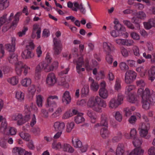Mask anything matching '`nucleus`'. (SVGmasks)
Segmentation results:
<instances>
[{"mask_svg": "<svg viewBox=\"0 0 155 155\" xmlns=\"http://www.w3.org/2000/svg\"><path fill=\"white\" fill-rule=\"evenodd\" d=\"M135 107H127L124 108L123 111L125 115L127 117H129L131 114V112L134 110Z\"/></svg>", "mask_w": 155, "mask_h": 155, "instance_id": "c85d7f7f", "label": "nucleus"}, {"mask_svg": "<svg viewBox=\"0 0 155 155\" xmlns=\"http://www.w3.org/2000/svg\"><path fill=\"white\" fill-rule=\"evenodd\" d=\"M136 87L134 85H127L125 87V94H129L131 91L135 89Z\"/></svg>", "mask_w": 155, "mask_h": 155, "instance_id": "ea45409f", "label": "nucleus"}, {"mask_svg": "<svg viewBox=\"0 0 155 155\" xmlns=\"http://www.w3.org/2000/svg\"><path fill=\"white\" fill-rule=\"evenodd\" d=\"M137 94L142 97V106L145 109H148L150 105L153 104L155 103V98L152 96V92L148 88H146L144 90L140 88L137 91Z\"/></svg>", "mask_w": 155, "mask_h": 155, "instance_id": "f257e3e1", "label": "nucleus"}, {"mask_svg": "<svg viewBox=\"0 0 155 155\" xmlns=\"http://www.w3.org/2000/svg\"><path fill=\"white\" fill-rule=\"evenodd\" d=\"M63 110V107L60 106L58 107L55 111L51 114V117L53 118H55L59 116Z\"/></svg>", "mask_w": 155, "mask_h": 155, "instance_id": "393cba45", "label": "nucleus"}, {"mask_svg": "<svg viewBox=\"0 0 155 155\" xmlns=\"http://www.w3.org/2000/svg\"><path fill=\"white\" fill-rule=\"evenodd\" d=\"M41 32V28L39 27V26L35 24L33 25V31L32 36L33 37L34 34L36 33L37 35V38H39L40 37V34Z\"/></svg>", "mask_w": 155, "mask_h": 155, "instance_id": "b1692460", "label": "nucleus"}, {"mask_svg": "<svg viewBox=\"0 0 155 155\" xmlns=\"http://www.w3.org/2000/svg\"><path fill=\"white\" fill-rule=\"evenodd\" d=\"M137 17H134L132 18V21L136 25V29L139 30L140 29V22Z\"/></svg>", "mask_w": 155, "mask_h": 155, "instance_id": "09e8293b", "label": "nucleus"}, {"mask_svg": "<svg viewBox=\"0 0 155 155\" xmlns=\"http://www.w3.org/2000/svg\"><path fill=\"white\" fill-rule=\"evenodd\" d=\"M16 131L15 129L13 127H11L8 129L6 132L4 134L14 135L15 134Z\"/></svg>", "mask_w": 155, "mask_h": 155, "instance_id": "13d9d810", "label": "nucleus"}, {"mask_svg": "<svg viewBox=\"0 0 155 155\" xmlns=\"http://www.w3.org/2000/svg\"><path fill=\"white\" fill-rule=\"evenodd\" d=\"M120 51L122 55L124 57H127L129 56V51L124 47H121L120 48Z\"/></svg>", "mask_w": 155, "mask_h": 155, "instance_id": "3c124183", "label": "nucleus"}, {"mask_svg": "<svg viewBox=\"0 0 155 155\" xmlns=\"http://www.w3.org/2000/svg\"><path fill=\"white\" fill-rule=\"evenodd\" d=\"M149 79L153 81L155 79V66L151 67L148 71Z\"/></svg>", "mask_w": 155, "mask_h": 155, "instance_id": "4be33fe9", "label": "nucleus"}, {"mask_svg": "<svg viewBox=\"0 0 155 155\" xmlns=\"http://www.w3.org/2000/svg\"><path fill=\"white\" fill-rule=\"evenodd\" d=\"M7 124L5 120H3L1 124V132L3 133V134L5 133L7 130L8 128H7Z\"/></svg>", "mask_w": 155, "mask_h": 155, "instance_id": "4c0bfd02", "label": "nucleus"}, {"mask_svg": "<svg viewBox=\"0 0 155 155\" xmlns=\"http://www.w3.org/2000/svg\"><path fill=\"white\" fill-rule=\"evenodd\" d=\"M56 79L54 73H51L48 74L46 79L47 84L49 86L54 85L56 82Z\"/></svg>", "mask_w": 155, "mask_h": 155, "instance_id": "1a4fd4ad", "label": "nucleus"}, {"mask_svg": "<svg viewBox=\"0 0 155 155\" xmlns=\"http://www.w3.org/2000/svg\"><path fill=\"white\" fill-rule=\"evenodd\" d=\"M54 99H58L57 96L49 95L47 98L45 106L46 107L49 108L48 110L50 112H53L54 110V108L57 107V103L54 100Z\"/></svg>", "mask_w": 155, "mask_h": 155, "instance_id": "20e7f679", "label": "nucleus"}, {"mask_svg": "<svg viewBox=\"0 0 155 155\" xmlns=\"http://www.w3.org/2000/svg\"><path fill=\"white\" fill-rule=\"evenodd\" d=\"M36 102L38 106L41 107L42 106L43 97L41 95H37L36 96Z\"/></svg>", "mask_w": 155, "mask_h": 155, "instance_id": "2f4dec72", "label": "nucleus"}, {"mask_svg": "<svg viewBox=\"0 0 155 155\" xmlns=\"http://www.w3.org/2000/svg\"><path fill=\"white\" fill-rule=\"evenodd\" d=\"M150 127V124L147 123H142L140 125L139 129L142 130H149Z\"/></svg>", "mask_w": 155, "mask_h": 155, "instance_id": "37998d69", "label": "nucleus"}, {"mask_svg": "<svg viewBox=\"0 0 155 155\" xmlns=\"http://www.w3.org/2000/svg\"><path fill=\"white\" fill-rule=\"evenodd\" d=\"M7 14H5L2 16L0 17V28L6 22L7 20Z\"/></svg>", "mask_w": 155, "mask_h": 155, "instance_id": "4d7b16f0", "label": "nucleus"}, {"mask_svg": "<svg viewBox=\"0 0 155 155\" xmlns=\"http://www.w3.org/2000/svg\"><path fill=\"white\" fill-rule=\"evenodd\" d=\"M87 104L88 107H91L93 110L98 112L102 111V107H105L106 106L105 101L97 96L91 97Z\"/></svg>", "mask_w": 155, "mask_h": 155, "instance_id": "7ed1b4c3", "label": "nucleus"}, {"mask_svg": "<svg viewBox=\"0 0 155 155\" xmlns=\"http://www.w3.org/2000/svg\"><path fill=\"white\" fill-rule=\"evenodd\" d=\"M7 81L8 82L12 85H15L18 82V78L15 77H13L7 79Z\"/></svg>", "mask_w": 155, "mask_h": 155, "instance_id": "473e14b6", "label": "nucleus"}, {"mask_svg": "<svg viewBox=\"0 0 155 155\" xmlns=\"http://www.w3.org/2000/svg\"><path fill=\"white\" fill-rule=\"evenodd\" d=\"M31 50L26 49L23 51L21 54L22 58L25 59H29L34 56V54Z\"/></svg>", "mask_w": 155, "mask_h": 155, "instance_id": "4468645a", "label": "nucleus"}, {"mask_svg": "<svg viewBox=\"0 0 155 155\" xmlns=\"http://www.w3.org/2000/svg\"><path fill=\"white\" fill-rule=\"evenodd\" d=\"M31 83V79L29 78H25L21 81L22 85L24 87H27L30 85Z\"/></svg>", "mask_w": 155, "mask_h": 155, "instance_id": "a18cd8bd", "label": "nucleus"}, {"mask_svg": "<svg viewBox=\"0 0 155 155\" xmlns=\"http://www.w3.org/2000/svg\"><path fill=\"white\" fill-rule=\"evenodd\" d=\"M17 55L14 53H12L10 54L8 58V60L9 62L12 64H15V67L17 63L19 61H18Z\"/></svg>", "mask_w": 155, "mask_h": 155, "instance_id": "aec40b11", "label": "nucleus"}, {"mask_svg": "<svg viewBox=\"0 0 155 155\" xmlns=\"http://www.w3.org/2000/svg\"><path fill=\"white\" fill-rule=\"evenodd\" d=\"M53 42L54 44V47H62V44L60 40H58L57 38H54L53 39Z\"/></svg>", "mask_w": 155, "mask_h": 155, "instance_id": "603ef678", "label": "nucleus"}, {"mask_svg": "<svg viewBox=\"0 0 155 155\" xmlns=\"http://www.w3.org/2000/svg\"><path fill=\"white\" fill-rule=\"evenodd\" d=\"M144 152V150L142 148H136L130 152L129 155H142Z\"/></svg>", "mask_w": 155, "mask_h": 155, "instance_id": "a211bd4d", "label": "nucleus"}, {"mask_svg": "<svg viewBox=\"0 0 155 155\" xmlns=\"http://www.w3.org/2000/svg\"><path fill=\"white\" fill-rule=\"evenodd\" d=\"M137 77L136 73L133 70L127 71L125 74L124 82L127 84L133 82Z\"/></svg>", "mask_w": 155, "mask_h": 155, "instance_id": "423d86ee", "label": "nucleus"}, {"mask_svg": "<svg viewBox=\"0 0 155 155\" xmlns=\"http://www.w3.org/2000/svg\"><path fill=\"white\" fill-rule=\"evenodd\" d=\"M15 97L19 101H22L24 99V94L21 91H17L15 93Z\"/></svg>", "mask_w": 155, "mask_h": 155, "instance_id": "f704fd0d", "label": "nucleus"}, {"mask_svg": "<svg viewBox=\"0 0 155 155\" xmlns=\"http://www.w3.org/2000/svg\"><path fill=\"white\" fill-rule=\"evenodd\" d=\"M103 47L104 50L108 54H110L115 50L114 46L109 42H104L103 43Z\"/></svg>", "mask_w": 155, "mask_h": 155, "instance_id": "9d476101", "label": "nucleus"}, {"mask_svg": "<svg viewBox=\"0 0 155 155\" xmlns=\"http://www.w3.org/2000/svg\"><path fill=\"white\" fill-rule=\"evenodd\" d=\"M22 13L21 12H18L15 15L14 20L12 23V26H16L19 21V17L21 15Z\"/></svg>", "mask_w": 155, "mask_h": 155, "instance_id": "e433bc0d", "label": "nucleus"}, {"mask_svg": "<svg viewBox=\"0 0 155 155\" xmlns=\"http://www.w3.org/2000/svg\"><path fill=\"white\" fill-rule=\"evenodd\" d=\"M108 105L110 109L114 110L116 109L120 105L115 98H113L110 99Z\"/></svg>", "mask_w": 155, "mask_h": 155, "instance_id": "6ab92c4d", "label": "nucleus"}, {"mask_svg": "<svg viewBox=\"0 0 155 155\" xmlns=\"http://www.w3.org/2000/svg\"><path fill=\"white\" fill-rule=\"evenodd\" d=\"M73 116L71 111L69 110L65 112L62 116L63 119H67Z\"/></svg>", "mask_w": 155, "mask_h": 155, "instance_id": "de8ad7c7", "label": "nucleus"}, {"mask_svg": "<svg viewBox=\"0 0 155 155\" xmlns=\"http://www.w3.org/2000/svg\"><path fill=\"white\" fill-rule=\"evenodd\" d=\"M107 54L106 60L108 64H111L113 62V57L111 55H110V54Z\"/></svg>", "mask_w": 155, "mask_h": 155, "instance_id": "774afa93", "label": "nucleus"}, {"mask_svg": "<svg viewBox=\"0 0 155 155\" xmlns=\"http://www.w3.org/2000/svg\"><path fill=\"white\" fill-rule=\"evenodd\" d=\"M128 101L132 103H135L137 102L138 100L134 95H131L128 98Z\"/></svg>", "mask_w": 155, "mask_h": 155, "instance_id": "5fc2aeb1", "label": "nucleus"}, {"mask_svg": "<svg viewBox=\"0 0 155 155\" xmlns=\"http://www.w3.org/2000/svg\"><path fill=\"white\" fill-rule=\"evenodd\" d=\"M54 54L57 55L60 54L62 49V47H54L53 48Z\"/></svg>", "mask_w": 155, "mask_h": 155, "instance_id": "bf43d9fd", "label": "nucleus"}, {"mask_svg": "<svg viewBox=\"0 0 155 155\" xmlns=\"http://www.w3.org/2000/svg\"><path fill=\"white\" fill-rule=\"evenodd\" d=\"M65 124L64 123L60 121H57L53 124V127L55 131H62L64 129Z\"/></svg>", "mask_w": 155, "mask_h": 155, "instance_id": "9b49d317", "label": "nucleus"}, {"mask_svg": "<svg viewBox=\"0 0 155 155\" xmlns=\"http://www.w3.org/2000/svg\"><path fill=\"white\" fill-rule=\"evenodd\" d=\"M124 98V96L122 94L120 93L118 94L117 97L116 99L117 102L119 105L123 103Z\"/></svg>", "mask_w": 155, "mask_h": 155, "instance_id": "8fccbe9b", "label": "nucleus"}, {"mask_svg": "<svg viewBox=\"0 0 155 155\" xmlns=\"http://www.w3.org/2000/svg\"><path fill=\"white\" fill-rule=\"evenodd\" d=\"M52 146L53 148L56 150L61 148L62 146L60 143H57L56 141H54L52 143Z\"/></svg>", "mask_w": 155, "mask_h": 155, "instance_id": "052dcab7", "label": "nucleus"}, {"mask_svg": "<svg viewBox=\"0 0 155 155\" xmlns=\"http://www.w3.org/2000/svg\"><path fill=\"white\" fill-rule=\"evenodd\" d=\"M74 122H71L70 123H68L67 125V131L68 132H71L74 128Z\"/></svg>", "mask_w": 155, "mask_h": 155, "instance_id": "864d4df0", "label": "nucleus"}, {"mask_svg": "<svg viewBox=\"0 0 155 155\" xmlns=\"http://www.w3.org/2000/svg\"><path fill=\"white\" fill-rule=\"evenodd\" d=\"M122 137L121 133L120 132H119L118 136H115L112 138V141L113 142H118L121 139Z\"/></svg>", "mask_w": 155, "mask_h": 155, "instance_id": "0e129e2a", "label": "nucleus"}, {"mask_svg": "<svg viewBox=\"0 0 155 155\" xmlns=\"http://www.w3.org/2000/svg\"><path fill=\"white\" fill-rule=\"evenodd\" d=\"M87 115L90 118L91 121L92 123H94L96 122L97 116L91 111L88 110L87 112Z\"/></svg>", "mask_w": 155, "mask_h": 155, "instance_id": "72a5a7b5", "label": "nucleus"}, {"mask_svg": "<svg viewBox=\"0 0 155 155\" xmlns=\"http://www.w3.org/2000/svg\"><path fill=\"white\" fill-rule=\"evenodd\" d=\"M120 69L123 71H125L129 69L128 66L124 62H121L119 64Z\"/></svg>", "mask_w": 155, "mask_h": 155, "instance_id": "49530a36", "label": "nucleus"}, {"mask_svg": "<svg viewBox=\"0 0 155 155\" xmlns=\"http://www.w3.org/2000/svg\"><path fill=\"white\" fill-rule=\"evenodd\" d=\"M73 62L74 63L76 64V68L77 72L78 73H80L81 71H84L85 69L84 68H81V67L84 64V62L82 57L79 58L77 60H74Z\"/></svg>", "mask_w": 155, "mask_h": 155, "instance_id": "6e6552de", "label": "nucleus"}, {"mask_svg": "<svg viewBox=\"0 0 155 155\" xmlns=\"http://www.w3.org/2000/svg\"><path fill=\"white\" fill-rule=\"evenodd\" d=\"M15 46L14 45L7 44L5 45L6 49L9 52H14L15 51Z\"/></svg>", "mask_w": 155, "mask_h": 155, "instance_id": "6e6d98bb", "label": "nucleus"}, {"mask_svg": "<svg viewBox=\"0 0 155 155\" xmlns=\"http://www.w3.org/2000/svg\"><path fill=\"white\" fill-rule=\"evenodd\" d=\"M8 0H0V10L6 9L9 5Z\"/></svg>", "mask_w": 155, "mask_h": 155, "instance_id": "7c9ffc66", "label": "nucleus"}, {"mask_svg": "<svg viewBox=\"0 0 155 155\" xmlns=\"http://www.w3.org/2000/svg\"><path fill=\"white\" fill-rule=\"evenodd\" d=\"M120 33V32L119 31L115 30L112 31L110 32V34L111 36L113 37L116 38L121 35Z\"/></svg>", "mask_w": 155, "mask_h": 155, "instance_id": "69168bd1", "label": "nucleus"}, {"mask_svg": "<svg viewBox=\"0 0 155 155\" xmlns=\"http://www.w3.org/2000/svg\"><path fill=\"white\" fill-rule=\"evenodd\" d=\"M143 25L144 28L146 30H149L153 27H155V19L150 18L147 21L143 22Z\"/></svg>", "mask_w": 155, "mask_h": 155, "instance_id": "f8f14e48", "label": "nucleus"}, {"mask_svg": "<svg viewBox=\"0 0 155 155\" xmlns=\"http://www.w3.org/2000/svg\"><path fill=\"white\" fill-rule=\"evenodd\" d=\"M23 69L24 70V73L25 75H26L30 68L21 61L18 62L16 64L15 71L18 75H20L21 74Z\"/></svg>", "mask_w": 155, "mask_h": 155, "instance_id": "39448f33", "label": "nucleus"}, {"mask_svg": "<svg viewBox=\"0 0 155 155\" xmlns=\"http://www.w3.org/2000/svg\"><path fill=\"white\" fill-rule=\"evenodd\" d=\"M74 6L75 8H72V10L74 11L77 12L78 9L80 10L81 12L83 14H85L86 13V10L85 8L83 6L82 3L79 5L77 2H74Z\"/></svg>", "mask_w": 155, "mask_h": 155, "instance_id": "ddd939ff", "label": "nucleus"}, {"mask_svg": "<svg viewBox=\"0 0 155 155\" xmlns=\"http://www.w3.org/2000/svg\"><path fill=\"white\" fill-rule=\"evenodd\" d=\"M48 64L44 62H42L40 63L37 66L35 70V78L36 79H39L40 77V75L39 72L43 70L45 71H48V70L46 68L47 67Z\"/></svg>", "mask_w": 155, "mask_h": 155, "instance_id": "0eeeda50", "label": "nucleus"}, {"mask_svg": "<svg viewBox=\"0 0 155 155\" xmlns=\"http://www.w3.org/2000/svg\"><path fill=\"white\" fill-rule=\"evenodd\" d=\"M100 96L104 99L107 98L108 96V93L107 90L104 87L100 88L99 91Z\"/></svg>", "mask_w": 155, "mask_h": 155, "instance_id": "412c9836", "label": "nucleus"}, {"mask_svg": "<svg viewBox=\"0 0 155 155\" xmlns=\"http://www.w3.org/2000/svg\"><path fill=\"white\" fill-rule=\"evenodd\" d=\"M107 118L106 115L102 114L101 117V124L102 126L107 127L108 125Z\"/></svg>", "mask_w": 155, "mask_h": 155, "instance_id": "a19ab883", "label": "nucleus"}, {"mask_svg": "<svg viewBox=\"0 0 155 155\" xmlns=\"http://www.w3.org/2000/svg\"><path fill=\"white\" fill-rule=\"evenodd\" d=\"M72 142L75 148H79L81 147L82 146V143L78 139H74V137L72 138Z\"/></svg>", "mask_w": 155, "mask_h": 155, "instance_id": "c756f323", "label": "nucleus"}, {"mask_svg": "<svg viewBox=\"0 0 155 155\" xmlns=\"http://www.w3.org/2000/svg\"><path fill=\"white\" fill-rule=\"evenodd\" d=\"M89 81L90 83V87L91 90L94 91H97L99 87L97 83L95 82L91 77L89 78Z\"/></svg>", "mask_w": 155, "mask_h": 155, "instance_id": "2eb2a0df", "label": "nucleus"}, {"mask_svg": "<svg viewBox=\"0 0 155 155\" xmlns=\"http://www.w3.org/2000/svg\"><path fill=\"white\" fill-rule=\"evenodd\" d=\"M19 135L21 138L26 141H28L30 140V136L28 133L21 132Z\"/></svg>", "mask_w": 155, "mask_h": 155, "instance_id": "c03bdc74", "label": "nucleus"}, {"mask_svg": "<svg viewBox=\"0 0 155 155\" xmlns=\"http://www.w3.org/2000/svg\"><path fill=\"white\" fill-rule=\"evenodd\" d=\"M142 141L141 138L136 137L134 139L133 141V143L136 148L140 147V146L142 143Z\"/></svg>", "mask_w": 155, "mask_h": 155, "instance_id": "cd10ccee", "label": "nucleus"}, {"mask_svg": "<svg viewBox=\"0 0 155 155\" xmlns=\"http://www.w3.org/2000/svg\"><path fill=\"white\" fill-rule=\"evenodd\" d=\"M82 115L78 114L74 118V121L77 124L81 123L84 122L85 120V119Z\"/></svg>", "mask_w": 155, "mask_h": 155, "instance_id": "58836bf2", "label": "nucleus"}, {"mask_svg": "<svg viewBox=\"0 0 155 155\" xmlns=\"http://www.w3.org/2000/svg\"><path fill=\"white\" fill-rule=\"evenodd\" d=\"M12 153L14 155H23L24 150L21 147H15L13 149Z\"/></svg>", "mask_w": 155, "mask_h": 155, "instance_id": "bb28decb", "label": "nucleus"}, {"mask_svg": "<svg viewBox=\"0 0 155 155\" xmlns=\"http://www.w3.org/2000/svg\"><path fill=\"white\" fill-rule=\"evenodd\" d=\"M110 134V132L107 128L103 127L101 130L100 134L103 139H106L108 138L109 137Z\"/></svg>", "mask_w": 155, "mask_h": 155, "instance_id": "5701e85b", "label": "nucleus"}, {"mask_svg": "<svg viewBox=\"0 0 155 155\" xmlns=\"http://www.w3.org/2000/svg\"><path fill=\"white\" fill-rule=\"evenodd\" d=\"M7 140L4 137H0V146L2 148H6L7 147Z\"/></svg>", "mask_w": 155, "mask_h": 155, "instance_id": "79ce46f5", "label": "nucleus"}, {"mask_svg": "<svg viewBox=\"0 0 155 155\" xmlns=\"http://www.w3.org/2000/svg\"><path fill=\"white\" fill-rule=\"evenodd\" d=\"M120 81L117 79L114 85V88L115 90L118 91L121 89Z\"/></svg>", "mask_w": 155, "mask_h": 155, "instance_id": "338daca9", "label": "nucleus"}, {"mask_svg": "<svg viewBox=\"0 0 155 155\" xmlns=\"http://www.w3.org/2000/svg\"><path fill=\"white\" fill-rule=\"evenodd\" d=\"M125 150L124 144L119 143L117 147L116 150V155H124Z\"/></svg>", "mask_w": 155, "mask_h": 155, "instance_id": "dca6fc26", "label": "nucleus"}, {"mask_svg": "<svg viewBox=\"0 0 155 155\" xmlns=\"http://www.w3.org/2000/svg\"><path fill=\"white\" fill-rule=\"evenodd\" d=\"M71 99L69 91H65L62 96V102L66 104H68L70 102Z\"/></svg>", "mask_w": 155, "mask_h": 155, "instance_id": "f3484780", "label": "nucleus"}, {"mask_svg": "<svg viewBox=\"0 0 155 155\" xmlns=\"http://www.w3.org/2000/svg\"><path fill=\"white\" fill-rule=\"evenodd\" d=\"M139 130V134L141 137L145 138L146 139H149L150 137V135H147L149 130Z\"/></svg>", "mask_w": 155, "mask_h": 155, "instance_id": "c9c22d12", "label": "nucleus"}, {"mask_svg": "<svg viewBox=\"0 0 155 155\" xmlns=\"http://www.w3.org/2000/svg\"><path fill=\"white\" fill-rule=\"evenodd\" d=\"M34 108L35 109L38 110V109L36 106L33 103H31L29 106L28 104L24 106V113L25 114L24 117L21 114H16L12 115V119L14 120L17 121V124L18 125H21L28 121L30 119L31 114V109Z\"/></svg>", "mask_w": 155, "mask_h": 155, "instance_id": "f03ea898", "label": "nucleus"}, {"mask_svg": "<svg viewBox=\"0 0 155 155\" xmlns=\"http://www.w3.org/2000/svg\"><path fill=\"white\" fill-rule=\"evenodd\" d=\"M61 148L64 151L69 153H73L74 151V149L69 144L67 143H64L62 145Z\"/></svg>", "mask_w": 155, "mask_h": 155, "instance_id": "a878e982", "label": "nucleus"}, {"mask_svg": "<svg viewBox=\"0 0 155 155\" xmlns=\"http://www.w3.org/2000/svg\"><path fill=\"white\" fill-rule=\"evenodd\" d=\"M133 51L134 54L135 56H139L140 55L139 49L137 46H134L133 48Z\"/></svg>", "mask_w": 155, "mask_h": 155, "instance_id": "e2e57ef3", "label": "nucleus"}, {"mask_svg": "<svg viewBox=\"0 0 155 155\" xmlns=\"http://www.w3.org/2000/svg\"><path fill=\"white\" fill-rule=\"evenodd\" d=\"M137 18L141 19H144L146 17V14L143 11L138 12L137 13Z\"/></svg>", "mask_w": 155, "mask_h": 155, "instance_id": "680f3d73", "label": "nucleus"}]
</instances>
